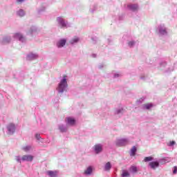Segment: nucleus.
Listing matches in <instances>:
<instances>
[{
  "label": "nucleus",
  "mask_w": 177,
  "mask_h": 177,
  "mask_svg": "<svg viewBox=\"0 0 177 177\" xmlns=\"http://www.w3.org/2000/svg\"><path fill=\"white\" fill-rule=\"evenodd\" d=\"M17 2H18V3H21V2H24V0H17Z\"/></svg>",
  "instance_id": "79ce46f5"
},
{
  "label": "nucleus",
  "mask_w": 177,
  "mask_h": 177,
  "mask_svg": "<svg viewBox=\"0 0 177 177\" xmlns=\"http://www.w3.org/2000/svg\"><path fill=\"white\" fill-rule=\"evenodd\" d=\"M158 31L160 35H168V28L165 24L158 25Z\"/></svg>",
  "instance_id": "20e7f679"
},
{
  "label": "nucleus",
  "mask_w": 177,
  "mask_h": 177,
  "mask_svg": "<svg viewBox=\"0 0 177 177\" xmlns=\"http://www.w3.org/2000/svg\"><path fill=\"white\" fill-rule=\"evenodd\" d=\"M129 171L132 172V174H136V172H138V167H136V166H131Z\"/></svg>",
  "instance_id": "393cba45"
},
{
  "label": "nucleus",
  "mask_w": 177,
  "mask_h": 177,
  "mask_svg": "<svg viewBox=\"0 0 177 177\" xmlns=\"http://www.w3.org/2000/svg\"><path fill=\"white\" fill-rule=\"evenodd\" d=\"M131 176V174L127 170H123L122 173V177H129Z\"/></svg>",
  "instance_id": "a878e982"
},
{
  "label": "nucleus",
  "mask_w": 177,
  "mask_h": 177,
  "mask_svg": "<svg viewBox=\"0 0 177 177\" xmlns=\"http://www.w3.org/2000/svg\"><path fill=\"white\" fill-rule=\"evenodd\" d=\"M103 67H104V64H100V65H98V68L100 70H102V68H103Z\"/></svg>",
  "instance_id": "c9c22d12"
},
{
  "label": "nucleus",
  "mask_w": 177,
  "mask_h": 177,
  "mask_svg": "<svg viewBox=\"0 0 177 177\" xmlns=\"http://www.w3.org/2000/svg\"><path fill=\"white\" fill-rule=\"evenodd\" d=\"M96 9V7H94V9H92V8H91L90 9V12H91V13H93V12H95V10Z\"/></svg>",
  "instance_id": "58836bf2"
},
{
  "label": "nucleus",
  "mask_w": 177,
  "mask_h": 177,
  "mask_svg": "<svg viewBox=\"0 0 177 177\" xmlns=\"http://www.w3.org/2000/svg\"><path fill=\"white\" fill-rule=\"evenodd\" d=\"M175 143H176L175 141H171V142H169V146L172 147L175 145Z\"/></svg>",
  "instance_id": "4c0bfd02"
},
{
  "label": "nucleus",
  "mask_w": 177,
  "mask_h": 177,
  "mask_svg": "<svg viewBox=\"0 0 177 177\" xmlns=\"http://www.w3.org/2000/svg\"><path fill=\"white\" fill-rule=\"evenodd\" d=\"M10 41H12V37H10V36H6L3 37L1 44H2V45H6V44H10Z\"/></svg>",
  "instance_id": "ddd939ff"
},
{
  "label": "nucleus",
  "mask_w": 177,
  "mask_h": 177,
  "mask_svg": "<svg viewBox=\"0 0 177 177\" xmlns=\"http://www.w3.org/2000/svg\"><path fill=\"white\" fill-rule=\"evenodd\" d=\"M93 39H95V38L92 37V40L93 41Z\"/></svg>",
  "instance_id": "a18cd8bd"
},
{
  "label": "nucleus",
  "mask_w": 177,
  "mask_h": 177,
  "mask_svg": "<svg viewBox=\"0 0 177 177\" xmlns=\"http://www.w3.org/2000/svg\"><path fill=\"white\" fill-rule=\"evenodd\" d=\"M8 135H13L16 132V125L13 123H10L7 125Z\"/></svg>",
  "instance_id": "39448f33"
},
{
  "label": "nucleus",
  "mask_w": 177,
  "mask_h": 177,
  "mask_svg": "<svg viewBox=\"0 0 177 177\" xmlns=\"http://www.w3.org/2000/svg\"><path fill=\"white\" fill-rule=\"evenodd\" d=\"M167 66V62H163L160 63V67H165Z\"/></svg>",
  "instance_id": "f704fd0d"
},
{
  "label": "nucleus",
  "mask_w": 177,
  "mask_h": 177,
  "mask_svg": "<svg viewBox=\"0 0 177 177\" xmlns=\"http://www.w3.org/2000/svg\"><path fill=\"white\" fill-rule=\"evenodd\" d=\"M176 172H177V167L175 166V167H174V169H173V174H176Z\"/></svg>",
  "instance_id": "e433bc0d"
},
{
  "label": "nucleus",
  "mask_w": 177,
  "mask_h": 177,
  "mask_svg": "<svg viewBox=\"0 0 177 177\" xmlns=\"http://www.w3.org/2000/svg\"><path fill=\"white\" fill-rule=\"evenodd\" d=\"M22 161H26L27 162H31L34 160L32 155H24L21 157Z\"/></svg>",
  "instance_id": "9b49d317"
},
{
  "label": "nucleus",
  "mask_w": 177,
  "mask_h": 177,
  "mask_svg": "<svg viewBox=\"0 0 177 177\" xmlns=\"http://www.w3.org/2000/svg\"><path fill=\"white\" fill-rule=\"evenodd\" d=\"M67 86H68V84H67V79L66 77H64L59 82L58 87L57 88L58 93L62 95L64 92H66V91H67Z\"/></svg>",
  "instance_id": "f257e3e1"
},
{
  "label": "nucleus",
  "mask_w": 177,
  "mask_h": 177,
  "mask_svg": "<svg viewBox=\"0 0 177 177\" xmlns=\"http://www.w3.org/2000/svg\"><path fill=\"white\" fill-rule=\"evenodd\" d=\"M153 158L151 156L145 157L144 159L145 162H149V161H153Z\"/></svg>",
  "instance_id": "c85d7f7f"
},
{
  "label": "nucleus",
  "mask_w": 177,
  "mask_h": 177,
  "mask_svg": "<svg viewBox=\"0 0 177 177\" xmlns=\"http://www.w3.org/2000/svg\"><path fill=\"white\" fill-rule=\"evenodd\" d=\"M127 9L131 12H138L139 10V6L138 4H129L127 5Z\"/></svg>",
  "instance_id": "9d476101"
},
{
  "label": "nucleus",
  "mask_w": 177,
  "mask_h": 177,
  "mask_svg": "<svg viewBox=\"0 0 177 177\" xmlns=\"http://www.w3.org/2000/svg\"><path fill=\"white\" fill-rule=\"evenodd\" d=\"M15 160H16V161L17 162H19L20 164H21V161H22V160H21V158L20 157V156H16L15 157Z\"/></svg>",
  "instance_id": "2f4dec72"
},
{
  "label": "nucleus",
  "mask_w": 177,
  "mask_h": 177,
  "mask_svg": "<svg viewBox=\"0 0 177 177\" xmlns=\"http://www.w3.org/2000/svg\"><path fill=\"white\" fill-rule=\"evenodd\" d=\"M145 101V97H142L136 101L137 104H142Z\"/></svg>",
  "instance_id": "c756f323"
},
{
  "label": "nucleus",
  "mask_w": 177,
  "mask_h": 177,
  "mask_svg": "<svg viewBox=\"0 0 177 177\" xmlns=\"http://www.w3.org/2000/svg\"><path fill=\"white\" fill-rule=\"evenodd\" d=\"M119 77H121V75L120 73L113 74V78H118Z\"/></svg>",
  "instance_id": "72a5a7b5"
},
{
  "label": "nucleus",
  "mask_w": 177,
  "mask_h": 177,
  "mask_svg": "<svg viewBox=\"0 0 177 177\" xmlns=\"http://www.w3.org/2000/svg\"><path fill=\"white\" fill-rule=\"evenodd\" d=\"M22 150H24V151H26V153L30 151L31 150V145H27L26 147H23Z\"/></svg>",
  "instance_id": "bb28decb"
},
{
  "label": "nucleus",
  "mask_w": 177,
  "mask_h": 177,
  "mask_svg": "<svg viewBox=\"0 0 177 177\" xmlns=\"http://www.w3.org/2000/svg\"><path fill=\"white\" fill-rule=\"evenodd\" d=\"M35 138L37 140H39L41 139V134L39 133H36L35 134Z\"/></svg>",
  "instance_id": "473e14b6"
},
{
  "label": "nucleus",
  "mask_w": 177,
  "mask_h": 177,
  "mask_svg": "<svg viewBox=\"0 0 177 177\" xmlns=\"http://www.w3.org/2000/svg\"><path fill=\"white\" fill-rule=\"evenodd\" d=\"M123 19H124V15H120L119 20H123Z\"/></svg>",
  "instance_id": "ea45409f"
},
{
  "label": "nucleus",
  "mask_w": 177,
  "mask_h": 177,
  "mask_svg": "<svg viewBox=\"0 0 177 177\" xmlns=\"http://www.w3.org/2000/svg\"><path fill=\"white\" fill-rule=\"evenodd\" d=\"M95 154H100L102 151H103V145L102 144H97L93 146V147Z\"/></svg>",
  "instance_id": "423d86ee"
},
{
  "label": "nucleus",
  "mask_w": 177,
  "mask_h": 177,
  "mask_svg": "<svg viewBox=\"0 0 177 177\" xmlns=\"http://www.w3.org/2000/svg\"><path fill=\"white\" fill-rule=\"evenodd\" d=\"M58 129L60 131V132H62V133H64L67 132V126L64 124H59Z\"/></svg>",
  "instance_id": "6ab92c4d"
},
{
  "label": "nucleus",
  "mask_w": 177,
  "mask_h": 177,
  "mask_svg": "<svg viewBox=\"0 0 177 177\" xmlns=\"http://www.w3.org/2000/svg\"><path fill=\"white\" fill-rule=\"evenodd\" d=\"M140 79H141V80H145V76H141V77H140Z\"/></svg>",
  "instance_id": "37998d69"
},
{
  "label": "nucleus",
  "mask_w": 177,
  "mask_h": 177,
  "mask_svg": "<svg viewBox=\"0 0 177 177\" xmlns=\"http://www.w3.org/2000/svg\"><path fill=\"white\" fill-rule=\"evenodd\" d=\"M150 168H151V169H156V168H158L160 167V162L158 161H152L150 162L149 164Z\"/></svg>",
  "instance_id": "f8f14e48"
},
{
  "label": "nucleus",
  "mask_w": 177,
  "mask_h": 177,
  "mask_svg": "<svg viewBox=\"0 0 177 177\" xmlns=\"http://www.w3.org/2000/svg\"><path fill=\"white\" fill-rule=\"evenodd\" d=\"M97 57V55H96V54H92L91 55V57L95 58Z\"/></svg>",
  "instance_id": "a19ab883"
},
{
  "label": "nucleus",
  "mask_w": 177,
  "mask_h": 177,
  "mask_svg": "<svg viewBox=\"0 0 177 177\" xmlns=\"http://www.w3.org/2000/svg\"><path fill=\"white\" fill-rule=\"evenodd\" d=\"M35 59H38L37 54L30 53L27 55V60H35Z\"/></svg>",
  "instance_id": "2eb2a0df"
},
{
  "label": "nucleus",
  "mask_w": 177,
  "mask_h": 177,
  "mask_svg": "<svg viewBox=\"0 0 177 177\" xmlns=\"http://www.w3.org/2000/svg\"><path fill=\"white\" fill-rule=\"evenodd\" d=\"M104 169V171H110L111 169V163L110 162H106Z\"/></svg>",
  "instance_id": "b1692460"
},
{
  "label": "nucleus",
  "mask_w": 177,
  "mask_h": 177,
  "mask_svg": "<svg viewBox=\"0 0 177 177\" xmlns=\"http://www.w3.org/2000/svg\"><path fill=\"white\" fill-rule=\"evenodd\" d=\"M115 143L118 147H124L129 145V138H119L115 140Z\"/></svg>",
  "instance_id": "7ed1b4c3"
},
{
  "label": "nucleus",
  "mask_w": 177,
  "mask_h": 177,
  "mask_svg": "<svg viewBox=\"0 0 177 177\" xmlns=\"http://www.w3.org/2000/svg\"><path fill=\"white\" fill-rule=\"evenodd\" d=\"M56 21L57 26L59 27V28H67L68 27V22L63 17H57Z\"/></svg>",
  "instance_id": "f03ea898"
},
{
  "label": "nucleus",
  "mask_w": 177,
  "mask_h": 177,
  "mask_svg": "<svg viewBox=\"0 0 177 177\" xmlns=\"http://www.w3.org/2000/svg\"><path fill=\"white\" fill-rule=\"evenodd\" d=\"M16 15L18 17H24L26 16V11L23 9H19L17 10Z\"/></svg>",
  "instance_id": "f3484780"
},
{
  "label": "nucleus",
  "mask_w": 177,
  "mask_h": 177,
  "mask_svg": "<svg viewBox=\"0 0 177 177\" xmlns=\"http://www.w3.org/2000/svg\"><path fill=\"white\" fill-rule=\"evenodd\" d=\"M80 42V39L78 37H74L70 41L71 45H74L75 44H78Z\"/></svg>",
  "instance_id": "5701e85b"
},
{
  "label": "nucleus",
  "mask_w": 177,
  "mask_h": 177,
  "mask_svg": "<svg viewBox=\"0 0 177 177\" xmlns=\"http://www.w3.org/2000/svg\"><path fill=\"white\" fill-rule=\"evenodd\" d=\"M45 9H46L45 7H41L40 8H39L37 10V13L39 15H41V13H42V12H44L45 10Z\"/></svg>",
  "instance_id": "7c9ffc66"
},
{
  "label": "nucleus",
  "mask_w": 177,
  "mask_h": 177,
  "mask_svg": "<svg viewBox=\"0 0 177 177\" xmlns=\"http://www.w3.org/2000/svg\"><path fill=\"white\" fill-rule=\"evenodd\" d=\"M14 38H15V39H18L20 42H26V37L20 32L15 33L14 35Z\"/></svg>",
  "instance_id": "6e6552de"
},
{
  "label": "nucleus",
  "mask_w": 177,
  "mask_h": 177,
  "mask_svg": "<svg viewBox=\"0 0 177 177\" xmlns=\"http://www.w3.org/2000/svg\"><path fill=\"white\" fill-rule=\"evenodd\" d=\"M129 48H133L134 45H136V41L131 40L127 43Z\"/></svg>",
  "instance_id": "cd10ccee"
},
{
  "label": "nucleus",
  "mask_w": 177,
  "mask_h": 177,
  "mask_svg": "<svg viewBox=\"0 0 177 177\" xmlns=\"http://www.w3.org/2000/svg\"><path fill=\"white\" fill-rule=\"evenodd\" d=\"M66 124L67 125H71V127H73V125H74L75 124V119L71 118V117H68L66 118Z\"/></svg>",
  "instance_id": "dca6fc26"
},
{
  "label": "nucleus",
  "mask_w": 177,
  "mask_h": 177,
  "mask_svg": "<svg viewBox=\"0 0 177 177\" xmlns=\"http://www.w3.org/2000/svg\"><path fill=\"white\" fill-rule=\"evenodd\" d=\"M153 104L150 103V104H142V110H150V109H151V107H153Z\"/></svg>",
  "instance_id": "aec40b11"
},
{
  "label": "nucleus",
  "mask_w": 177,
  "mask_h": 177,
  "mask_svg": "<svg viewBox=\"0 0 177 177\" xmlns=\"http://www.w3.org/2000/svg\"><path fill=\"white\" fill-rule=\"evenodd\" d=\"M46 174L49 177H57V171L48 170L46 171Z\"/></svg>",
  "instance_id": "a211bd4d"
},
{
  "label": "nucleus",
  "mask_w": 177,
  "mask_h": 177,
  "mask_svg": "<svg viewBox=\"0 0 177 177\" xmlns=\"http://www.w3.org/2000/svg\"><path fill=\"white\" fill-rule=\"evenodd\" d=\"M115 115H119L121 117L124 114V108H117L114 111Z\"/></svg>",
  "instance_id": "4468645a"
},
{
  "label": "nucleus",
  "mask_w": 177,
  "mask_h": 177,
  "mask_svg": "<svg viewBox=\"0 0 177 177\" xmlns=\"http://www.w3.org/2000/svg\"><path fill=\"white\" fill-rule=\"evenodd\" d=\"M66 44H67V39H61L56 43V46L58 48V49H60L62 48H64L66 46Z\"/></svg>",
  "instance_id": "0eeeda50"
},
{
  "label": "nucleus",
  "mask_w": 177,
  "mask_h": 177,
  "mask_svg": "<svg viewBox=\"0 0 177 177\" xmlns=\"http://www.w3.org/2000/svg\"><path fill=\"white\" fill-rule=\"evenodd\" d=\"M136 151H138V149L133 146L130 151V156L131 157H135V156H136Z\"/></svg>",
  "instance_id": "412c9836"
},
{
  "label": "nucleus",
  "mask_w": 177,
  "mask_h": 177,
  "mask_svg": "<svg viewBox=\"0 0 177 177\" xmlns=\"http://www.w3.org/2000/svg\"><path fill=\"white\" fill-rule=\"evenodd\" d=\"M37 32H38V28H37V26H31L27 31V35H34V34H37Z\"/></svg>",
  "instance_id": "1a4fd4ad"
},
{
  "label": "nucleus",
  "mask_w": 177,
  "mask_h": 177,
  "mask_svg": "<svg viewBox=\"0 0 177 177\" xmlns=\"http://www.w3.org/2000/svg\"><path fill=\"white\" fill-rule=\"evenodd\" d=\"M108 42L109 44H110V42H111V40H110V39H108Z\"/></svg>",
  "instance_id": "c03bdc74"
},
{
  "label": "nucleus",
  "mask_w": 177,
  "mask_h": 177,
  "mask_svg": "<svg viewBox=\"0 0 177 177\" xmlns=\"http://www.w3.org/2000/svg\"><path fill=\"white\" fill-rule=\"evenodd\" d=\"M92 172H93V169L92 167L89 166L87 169L84 171V175H91Z\"/></svg>",
  "instance_id": "4be33fe9"
}]
</instances>
